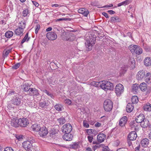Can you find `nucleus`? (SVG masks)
I'll use <instances>...</instances> for the list:
<instances>
[{
	"label": "nucleus",
	"instance_id": "obj_1",
	"mask_svg": "<svg viewBox=\"0 0 151 151\" xmlns=\"http://www.w3.org/2000/svg\"><path fill=\"white\" fill-rule=\"evenodd\" d=\"M100 83L101 88L105 91L113 90L114 89V86L113 83L110 81H103Z\"/></svg>",
	"mask_w": 151,
	"mask_h": 151
},
{
	"label": "nucleus",
	"instance_id": "obj_2",
	"mask_svg": "<svg viewBox=\"0 0 151 151\" xmlns=\"http://www.w3.org/2000/svg\"><path fill=\"white\" fill-rule=\"evenodd\" d=\"M128 48L132 54L140 55L142 52V49L139 46L136 45H131Z\"/></svg>",
	"mask_w": 151,
	"mask_h": 151
},
{
	"label": "nucleus",
	"instance_id": "obj_3",
	"mask_svg": "<svg viewBox=\"0 0 151 151\" xmlns=\"http://www.w3.org/2000/svg\"><path fill=\"white\" fill-rule=\"evenodd\" d=\"M113 107L112 102L109 99L106 100L104 103V108L105 111L108 112L111 111Z\"/></svg>",
	"mask_w": 151,
	"mask_h": 151
},
{
	"label": "nucleus",
	"instance_id": "obj_4",
	"mask_svg": "<svg viewBox=\"0 0 151 151\" xmlns=\"http://www.w3.org/2000/svg\"><path fill=\"white\" fill-rule=\"evenodd\" d=\"M20 96L18 94H16L13 97L12 100V103L13 104L17 106H19L21 103V98Z\"/></svg>",
	"mask_w": 151,
	"mask_h": 151
},
{
	"label": "nucleus",
	"instance_id": "obj_5",
	"mask_svg": "<svg viewBox=\"0 0 151 151\" xmlns=\"http://www.w3.org/2000/svg\"><path fill=\"white\" fill-rule=\"evenodd\" d=\"M123 86L121 84H117L115 87V92L117 96H120L124 91Z\"/></svg>",
	"mask_w": 151,
	"mask_h": 151
},
{
	"label": "nucleus",
	"instance_id": "obj_6",
	"mask_svg": "<svg viewBox=\"0 0 151 151\" xmlns=\"http://www.w3.org/2000/svg\"><path fill=\"white\" fill-rule=\"evenodd\" d=\"M72 129V127L71 124H66L64 125L62 128V130L65 134L70 133Z\"/></svg>",
	"mask_w": 151,
	"mask_h": 151
},
{
	"label": "nucleus",
	"instance_id": "obj_7",
	"mask_svg": "<svg viewBox=\"0 0 151 151\" xmlns=\"http://www.w3.org/2000/svg\"><path fill=\"white\" fill-rule=\"evenodd\" d=\"M22 147L27 151H32V145L29 141H25L22 143Z\"/></svg>",
	"mask_w": 151,
	"mask_h": 151
},
{
	"label": "nucleus",
	"instance_id": "obj_8",
	"mask_svg": "<svg viewBox=\"0 0 151 151\" xmlns=\"http://www.w3.org/2000/svg\"><path fill=\"white\" fill-rule=\"evenodd\" d=\"M96 39L95 37H93L92 39H91L90 40L87 41L86 42V47L88 48V50H91L92 49V47L94 45Z\"/></svg>",
	"mask_w": 151,
	"mask_h": 151
},
{
	"label": "nucleus",
	"instance_id": "obj_9",
	"mask_svg": "<svg viewBox=\"0 0 151 151\" xmlns=\"http://www.w3.org/2000/svg\"><path fill=\"white\" fill-rule=\"evenodd\" d=\"M39 132V135L42 137H45L48 133L47 128L44 127H41Z\"/></svg>",
	"mask_w": 151,
	"mask_h": 151
},
{
	"label": "nucleus",
	"instance_id": "obj_10",
	"mask_svg": "<svg viewBox=\"0 0 151 151\" xmlns=\"http://www.w3.org/2000/svg\"><path fill=\"white\" fill-rule=\"evenodd\" d=\"M49 104L48 102H46L45 101H43L40 102L39 105V108L40 109H42L45 110H48L50 109L48 108Z\"/></svg>",
	"mask_w": 151,
	"mask_h": 151
},
{
	"label": "nucleus",
	"instance_id": "obj_11",
	"mask_svg": "<svg viewBox=\"0 0 151 151\" xmlns=\"http://www.w3.org/2000/svg\"><path fill=\"white\" fill-rule=\"evenodd\" d=\"M46 37L48 40H53L57 38V35L55 32H48L46 34Z\"/></svg>",
	"mask_w": 151,
	"mask_h": 151
},
{
	"label": "nucleus",
	"instance_id": "obj_12",
	"mask_svg": "<svg viewBox=\"0 0 151 151\" xmlns=\"http://www.w3.org/2000/svg\"><path fill=\"white\" fill-rule=\"evenodd\" d=\"M19 126L23 127H26L29 124L28 119L26 118L20 119H19Z\"/></svg>",
	"mask_w": 151,
	"mask_h": 151
},
{
	"label": "nucleus",
	"instance_id": "obj_13",
	"mask_svg": "<svg viewBox=\"0 0 151 151\" xmlns=\"http://www.w3.org/2000/svg\"><path fill=\"white\" fill-rule=\"evenodd\" d=\"M137 135L135 131H132L129 134L127 139L129 140L134 141L136 140Z\"/></svg>",
	"mask_w": 151,
	"mask_h": 151
},
{
	"label": "nucleus",
	"instance_id": "obj_14",
	"mask_svg": "<svg viewBox=\"0 0 151 151\" xmlns=\"http://www.w3.org/2000/svg\"><path fill=\"white\" fill-rule=\"evenodd\" d=\"M106 138V135L103 133H100L97 136V140L99 143L103 142Z\"/></svg>",
	"mask_w": 151,
	"mask_h": 151
},
{
	"label": "nucleus",
	"instance_id": "obj_15",
	"mask_svg": "<svg viewBox=\"0 0 151 151\" xmlns=\"http://www.w3.org/2000/svg\"><path fill=\"white\" fill-rule=\"evenodd\" d=\"M28 94L30 96L33 95L37 96L39 94V93L37 89L35 88H31L29 91Z\"/></svg>",
	"mask_w": 151,
	"mask_h": 151
},
{
	"label": "nucleus",
	"instance_id": "obj_16",
	"mask_svg": "<svg viewBox=\"0 0 151 151\" xmlns=\"http://www.w3.org/2000/svg\"><path fill=\"white\" fill-rule=\"evenodd\" d=\"M79 13L81 14L85 17H87L89 13V11L84 8H81L78 10Z\"/></svg>",
	"mask_w": 151,
	"mask_h": 151
},
{
	"label": "nucleus",
	"instance_id": "obj_17",
	"mask_svg": "<svg viewBox=\"0 0 151 151\" xmlns=\"http://www.w3.org/2000/svg\"><path fill=\"white\" fill-rule=\"evenodd\" d=\"M145 116L142 114H140L137 116L135 119L136 122L138 123H141L145 119Z\"/></svg>",
	"mask_w": 151,
	"mask_h": 151
},
{
	"label": "nucleus",
	"instance_id": "obj_18",
	"mask_svg": "<svg viewBox=\"0 0 151 151\" xmlns=\"http://www.w3.org/2000/svg\"><path fill=\"white\" fill-rule=\"evenodd\" d=\"M73 135L70 133L65 134L63 136V139L66 141H71L72 139Z\"/></svg>",
	"mask_w": 151,
	"mask_h": 151
},
{
	"label": "nucleus",
	"instance_id": "obj_19",
	"mask_svg": "<svg viewBox=\"0 0 151 151\" xmlns=\"http://www.w3.org/2000/svg\"><path fill=\"white\" fill-rule=\"evenodd\" d=\"M11 124L12 126L15 127H17L19 125V119L16 118L12 119L11 122Z\"/></svg>",
	"mask_w": 151,
	"mask_h": 151
},
{
	"label": "nucleus",
	"instance_id": "obj_20",
	"mask_svg": "<svg viewBox=\"0 0 151 151\" xmlns=\"http://www.w3.org/2000/svg\"><path fill=\"white\" fill-rule=\"evenodd\" d=\"M127 122V118L126 116L123 117L119 121V124L120 126H124Z\"/></svg>",
	"mask_w": 151,
	"mask_h": 151
},
{
	"label": "nucleus",
	"instance_id": "obj_21",
	"mask_svg": "<svg viewBox=\"0 0 151 151\" xmlns=\"http://www.w3.org/2000/svg\"><path fill=\"white\" fill-rule=\"evenodd\" d=\"M24 30L23 28L18 27L15 29V34L17 35L22 36L23 34Z\"/></svg>",
	"mask_w": 151,
	"mask_h": 151
},
{
	"label": "nucleus",
	"instance_id": "obj_22",
	"mask_svg": "<svg viewBox=\"0 0 151 151\" xmlns=\"http://www.w3.org/2000/svg\"><path fill=\"white\" fill-rule=\"evenodd\" d=\"M149 143V140L147 138H145L142 139L141 142V145L144 147L147 146Z\"/></svg>",
	"mask_w": 151,
	"mask_h": 151
},
{
	"label": "nucleus",
	"instance_id": "obj_23",
	"mask_svg": "<svg viewBox=\"0 0 151 151\" xmlns=\"http://www.w3.org/2000/svg\"><path fill=\"white\" fill-rule=\"evenodd\" d=\"M30 85L28 83H27L23 84L22 86L23 91H27L28 92L29 89L31 88H30Z\"/></svg>",
	"mask_w": 151,
	"mask_h": 151
},
{
	"label": "nucleus",
	"instance_id": "obj_24",
	"mask_svg": "<svg viewBox=\"0 0 151 151\" xmlns=\"http://www.w3.org/2000/svg\"><path fill=\"white\" fill-rule=\"evenodd\" d=\"M31 128L33 131L36 132H38L39 131L41 127L40 124H33Z\"/></svg>",
	"mask_w": 151,
	"mask_h": 151
},
{
	"label": "nucleus",
	"instance_id": "obj_25",
	"mask_svg": "<svg viewBox=\"0 0 151 151\" xmlns=\"http://www.w3.org/2000/svg\"><path fill=\"white\" fill-rule=\"evenodd\" d=\"M129 63V64H130V66L132 69H133L135 67V60L134 58H130Z\"/></svg>",
	"mask_w": 151,
	"mask_h": 151
},
{
	"label": "nucleus",
	"instance_id": "obj_26",
	"mask_svg": "<svg viewBox=\"0 0 151 151\" xmlns=\"http://www.w3.org/2000/svg\"><path fill=\"white\" fill-rule=\"evenodd\" d=\"M144 63L147 66L151 65V59L149 57H147L144 60Z\"/></svg>",
	"mask_w": 151,
	"mask_h": 151
},
{
	"label": "nucleus",
	"instance_id": "obj_27",
	"mask_svg": "<svg viewBox=\"0 0 151 151\" xmlns=\"http://www.w3.org/2000/svg\"><path fill=\"white\" fill-rule=\"evenodd\" d=\"M133 106L130 103H128L126 107V110L127 112H131L133 109Z\"/></svg>",
	"mask_w": 151,
	"mask_h": 151
},
{
	"label": "nucleus",
	"instance_id": "obj_28",
	"mask_svg": "<svg viewBox=\"0 0 151 151\" xmlns=\"http://www.w3.org/2000/svg\"><path fill=\"white\" fill-rule=\"evenodd\" d=\"M140 90L143 91H145L147 88V85L145 83H142L139 86Z\"/></svg>",
	"mask_w": 151,
	"mask_h": 151
},
{
	"label": "nucleus",
	"instance_id": "obj_29",
	"mask_svg": "<svg viewBox=\"0 0 151 151\" xmlns=\"http://www.w3.org/2000/svg\"><path fill=\"white\" fill-rule=\"evenodd\" d=\"M149 121L148 120L144 119L141 123V126L144 128L147 127L149 126Z\"/></svg>",
	"mask_w": 151,
	"mask_h": 151
},
{
	"label": "nucleus",
	"instance_id": "obj_30",
	"mask_svg": "<svg viewBox=\"0 0 151 151\" xmlns=\"http://www.w3.org/2000/svg\"><path fill=\"white\" fill-rule=\"evenodd\" d=\"M138 88L139 86L138 84H134L132 87V91L134 94L136 93L137 92Z\"/></svg>",
	"mask_w": 151,
	"mask_h": 151
},
{
	"label": "nucleus",
	"instance_id": "obj_31",
	"mask_svg": "<svg viewBox=\"0 0 151 151\" xmlns=\"http://www.w3.org/2000/svg\"><path fill=\"white\" fill-rule=\"evenodd\" d=\"M79 147V143L78 142H74L70 144L69 147L74 149L78 148Z\"/></svg>",
	"mask_w": 151,
	"mask_h": 151
},
{
	"label": "nucleus",
	"instance_id": "obj_32",
	"mask_svg": "<svg viewBox=\"0 0 151 151\" xmlns=\"http://www.w3.org/2000/svg\"><path fill=\"white\" fill-rule=\"evenodd\" d=\"M28 32L26 33L25 36L22 40L21 42V44H23L24 42H28L29 41L30 37H28Z\"/></svg>",
	"mask_w": 151,
	"mask_h": 151
},
{
	"label": "nucleus",
	"instance_id": "obj_33",
	"mask_svg": "<svg viewBox=\"0 0 151 151\" xmlns=\"http://www.w3.org/2000/svg\"><path fill=\"white\" fill-rule=\"evenodd\" d=\"M121 19L118 17H113L111 18V22L112 23H114L117 22H120Z\"/></svg>",
	"mask_w": 151,
	"mask_h": 151
},
{
	"label": "nucleus",
	"instance_id": "obj_34",
	"mask_svg": "<svg viewBox=\"0 0 151 151\" xmlns=\"http://www.w3.org/2000/svg\"><path fill=\"white\" fill-rule=\"evenodd\" d=\"M143 109L145 111H151V104L147 103L143 106Z\"/></svg>",
	"mask_w": 151,
	"mask_h": 151
},
{
	"label": "nucleus",
	"instance_id": "obj_35",
	"mask_svg": "<svg viewBox=\"0 0 151 151\" xmlns=\"http://www.w3.org/2000/svg\"><path fill=\"white\" fill-rule=\"evenodd\" d=\"M54 107L56 110L60 111L62 110L63 106L61 104H57Z\"/></svg>",
	"mask_w": 151,
	"mask_h": 151
},
{
	"label": "nucleus",
	"instance_id": "obj_36",
	"mask_svg": "<svg viewBox=\"0 0 151 151\" xmlns=\"http://www.w3.org/2000/svg\"><path fill=\"white\" fill-rule=\"evenodd\" d=\"M13 32L12 31H8L5 33V36L7 38H10L13 35Z\"/></svg>",
	"mask_w": 151,
	"mask_h": 151
},
{
	"label": "nucleus",
	"instance_id": "obj_37",
	"mask_svg": "<svg viewBox=\"0 0 151 151\" xmlns=\"http://www.w3.org/2000/svg\"><path fill=\"white\" fill-rule=\"evenodd\" d=\"M127 70V68L125 66H123L121 68L120 70V73L121 75H124L126 72Z\"/></svg>",
	"mask_w": 151,
	"mask_h": 151
},
{
	"label": "nucleus",
	"instance_id": "obj_38",
	"mask_svg": "<svg viewBox=\"0 0 151 151\" xmlns=\"http://www.w3.org/2000/svg\"><path fill=\"white\" fill-rule=\"evenodd\" d=\"M29 12L28 10L27 9H24L22 12V15L24 17H29Z\"/></svg>",
	"mask_w": 151,
	"mask_h": 151
},
{
	"label": "nucleus",
	"instance_id": "obj_39",
	"mask_svg": "<svg viewBox=\"0 0 151 151\" xmlns=\"http://www.w3.org/2000/svg\"><path fill=\"white\" fill-rule=\"evenodd\" d=\"M131 101L133 104H136L138 102L139 100L137 97L135 96H132L131 99Z\"/></svg>",
	"mask_w": 151,
	"mask_h": 151
},
{
	"label": "nucleus",
	"instance_id": "obj_40",
	"mask_svg": "<svg viewBox=\"0 0 151 151\" xmlns=\"http://www.w3.org/2000/svg\"><path fill=\"white\" fill-rule=\"evenodd\" d=\"M129 4V0H126L118 4V6H120L122 5H126Z\"/></svg>",
	"mask_w": 151,
	"mask_h": 151
},
{
	"label": "nucleus",
	"instance_id": "obj_41",
	"mask_svg": "<svg viewBox=\"0 0 151 151\" xmlns=\"http://www.w3.org/2000/svg\"><path fill=\"white\" fill-rule=\"evenodd\" d=\"M57 121L60 124H63L66 122L65 119L63 117L60 118L59 119H58Z\"/></svg>",
	"mask_w": 151,
	"mask_h": 151
},
{
	"label": "nucleus",
	"instance_id": "obj_42",
	"mask_svg": "<svg viewBox=\"0 0 151 151\" xmlns=\"http://www.w3.org/2000/svg\"><path fill=\"white\" fill-rule=\"evenodd\" d=\"M26 25L25 22L21 21L19 23V28H23V29L25 28V26Z\"/></svg>",
	"mask_w": 151,
	"mask_h": 151
},
{
	"label": "nucleus",
	"instance_id": "obj_43",
	"mask_svg": "<svg viewBox=\"0 0 151 151\" xmlns=\"http://www.w3.org/2000/svg\"><path fill=\"white\" fill-rule=\"evenodd\" d=\"M42 92L46 93L48 96H50L51 98H53V96L52 94L51 93L48 91L47 90L45 89L43 90H42Z\"/></svg>",
	"mask_w": 151,
	"mask_h": 151
},
{
	"label": "nucleus",
	"instance_id": "obj_44",
	"mask_svg": "<svg viewBox=\"0 0 151 151\" xmlns=\"http://www.w3.org/2000/svg\"><path fill=\"white\" fill-rule=\"evenodd\" d=\"M145 82L147 83H151L150 76H145Z\"/></svg>",
	"mask_w": 151,
	"mask_h": 151
},
{
	"label": "nucleus",
	"instance_id": "obj_45",
	"mask_svg": "<svg viewBox=\"0 0 151 151\" xmlns=\"http://www.w3.org/2000/svg\"><path fill=\"white\" fill-rule=\"evenodd\" d=\"M145 70H142L139 72L137 74V76H145Z\"/></svg>",
	"mask_w": 151,
	"mask_h": 151
},
{
	"label": "nucleus",
	"instance_id": "obj_46",
	"mask_svg": "<svg viewBox=\"0 0 151 151\" xmlns=\"http://www.w3.org/2000/svg\"><path fill=\"white\" fill-rule=\"evenodd\" d=\"M15 137L19 141L22 140L23 139V136L21 135H16Z\"/></svg>",
	"mask_w": 151,
	"mask_h": 151
},
{
	"label": "nucleus",
	"instance_id": "obj_47",
	"mask_svg": "<svg viewBox=\"0 0 151 151\" xmlns=\"http://www.w3.org/2000/svg\"><path fill=\"white\" fill-rule=\"evenodd\" d=\"M20 65L21 64L20 63H17L15 64V65H14L12 66V68L13 69H16L20 67Z\"/></svg>",
	"mask_w": 151,
	"mask_h": 151
},
{
	"label": "nucleus",
	"instance_id": "obj_48",
	"mask_svg": "<svg viewBox=\"0 0 151 151\" xmlns=\"http://www.w3.org/2000/svg\"><path fill=\"white\" fill-rule=\"evenodd\" d=\"M16 94L17 93H16L15 91L12 90H10L8 92L7 95L8 96H12V95H14V96L15 95H16Z\"/></svg>",
	"mask_w": 151,
	"mask_h": 151
},
{
	"label": "nucleus",
	"instance_id": "obj_49",
	"mask_svg": "<svg viewBox=\"0 0 151 151\" xmlns=\"http://www.w3.org/2000/svg\"><path fill=\"white\" fill-rule=\"evenodd\" d=\"M86 132L88 136L91 135L92 133V129H88L86 130Z\"/></svg>",
	"mask_w": 151,
	"mask_h": 151
},
{
	"label": "nucleus",
	"instance_id": "obj_50",
	"mask_svg": "<svg viewBox=\"0 0 151 151\" xmlns=\"http://www.w3.org/2000/svg\"><path fill=\"white\" fill-rule=\"evenodd\" d=\"M40 25L39 24H37L36 26V29L35 30V33L37 34V33L38 31L40 29Z\"/></svg>",
	"mask_w": 151,
	"mask_h": 151
},
{
	"label": "nucleus",
	"instance_id": "obj_51",
	"mask_svg": "<svg viewBox=\"0 0 151 151\" xmlns=\"http://www.w3.org/2000/svg\"><path fill=\"white\" fill-rule=\"evenodd\" d=\"M83 124L84 127L86 128H88L89 127V125L87 122L86 121H83Z\"/></svg>",
	"mask_w": 151,
	"mask_h": 151
},
{
	"label": "nucleus",
	"instance_id": "obj_52",
	"mask_svg": "<svg viewBox=\"0 0 151 151\" xmlns=\"http://www.w3.org/2000/svg\"><path fill=\"white\" fill-rule=\"evenodd\" d=\"M4 151H14L13 149L10 147H6L4 150Z\"/></svg>",
	"mask_w": 151,
	"mask_h": 151
},
{
	"label": "nucleus",
	"instance_id": "obj_53",
	"mask_svg": "<svg viewBox=\"0 0 151 151\" xmlns=\"http://www.w3.org/2000/svg\"><path fill=\"white\" fill-rule=\"evenodd\" d=\"M93 139V138L92 135H89L88 137V140L90 143H91L92 142Z\"/></svg>",
	"mask_w": 151,
	"mask_h": 151
},
{
	"label": "nucleus",
	"instance_id": "obj_54",
	"mask_svg": "<svg viewBox=\"0 0 151 151\" xmlns=\"http://www.w3.org/2000/svg\"><path fill=\"white\" fill-rule=\"evenodd\" d=\"M65 103L68 104V105H70L71 103V101L70 99H66L65 100Z\"/></svg>",
	"mask_w": 151,
	"mask_h": 151
},
{
	"label": "nucleus",
	"instance_id": "obj_55",
	"mask_svg": "<svg viewBox=\"0 0 151 151\" xmlns=\"http://www.w3.org/2000/svg\"><path fill=\"white\" fill-rule=\"evenodd\" d=\"M127 150L124 148H119L117 150V151H127Z\"/></svg>",
	"mask_w": 151,
	"mask_h": 151
},
{
	"label": "nucleus",
	"instance_id": "obj_56",
	"mask_svg": "<svg viewBox=\"0 0 151 151\" xmlns=\"http://www.w3.org/2000/svg\"><path fill=\"white\" fill-rule=\"evenodd\" d=\"M52 7H61V6L60 4H54L52 5Z\"/></svg>",
	"mask_w": 151,
	"mask_h": 151
},
{
	"label": "nucleus",
	"instance_id": "obj_57",
	"mask_svg": "<svg viewBox=\"0 0 151 151\" xmlns=\"http://www.w3.org/2000/svg\"><path fill=\"white\" fill-rule=\"evenodd\" d=\"M101 124L99 122H97L95 124V126L96 127H100L101 126Z\"/></svg>",
	"mask_w": 151,
	"mask_h": 151
},
{
	"label": "nucleus",
	"instance_id": "obj_58",
	"mask_svg": "<svg viewBox=\"0 0 151 151\" xmlns=\"http://www.w3.org/2000/svg\"><path fill=\"white\" fill-rule=\"evenodd\" d=\"M108 12L109 14H111L115 13V12L112 10H109L107 11Z\"/></svg>",
	"mask_w": 151,
	"mask_h": 151
},
{
	"label": "nucleus",
	"instance_id": "obj_59",
	"mask_svg": "<svg viewBox=\"0 0 151 151\" xmlns=\"http://www.w3.org/2000/svg\"><path fill=\"white\" fill-rule=\"evenodd\" d=\"M33 4L36 7H38L39 6V4L37 2L33 1H32Z\"/></svg>",
	"mask_w": 151,
	"mask_h": 151
},
{
	"label": "nucleus",
	"instance_id": "obj_60",
	"mask_svg": "<svg viewBox=\"0 0 151 151\" xmlns=\"http://www.w3.org/2000/svg\"><path fill=\"white\" fill-rule=\"evenodd\" d=\"M98 133L97 131L95 129H92V134H93L94 135H95Z\"/></svg>",
	"mask_w": 151,
	"mask_h": 151
},
{
	"label": "nucleus",
	"instance_id": "obj_61",
	"mask_svg": "<svg viewBox=\"0 0 151 151\" xmlns=\"http://www.w3.org/2000/svg\"><path fill=\"white\" fill-rule=\"evenodd\" d=\"M127 140L128 141V144L129 146H132V142L131 141V140H129L128 139H127Z\"/></svg>",
	"mask_w": 151,
	"mask_h": 151
},
{
	"label": "nucleus",
	"instance_id": "obj_62",
	"mask_svg": "<svg viewBox=\"0 0 151 151\" xmlns=\"http://www.w3.org/2000/svg\"><path fill=\"white\" fill-rule=\"evenodd\" d=\"M140 148V145H138L135 148V151H140L139 149Z\"/></svg>",
	"mask_w": 151,
	"mask_h": 151
},
{
	"label": "nucleus",
	"instance_id": "obj_63",
	"mask_svg": "<svg viewBox=\"0 0 151 151\" xmlns=\"http://www.w3.org/2000/svg\"><path fill=\"white\" fill-rule=\"evenodd\" d=\"M103 15L106 18H109V17L108 14L106 12H103Z\"/></svg>",
	"mask_w": 151,
	"mask_h": 151
},
{
	"label": "nucleus",
	"instance_id": "obj_64",
	"mask_svg": "<svg viewBox=\"0 0 151 151\" xmlns=\"http://www.w3.org/2000/svg\"><path fill=\"white\" fill-rule=\"evenodd\" d=\"M145 49L146 51L147 52H149L150 51V48L149 47H145Z\"/></svg>",
	"mask_w": 151,
	"mask_h": 151
}]
</instances>
